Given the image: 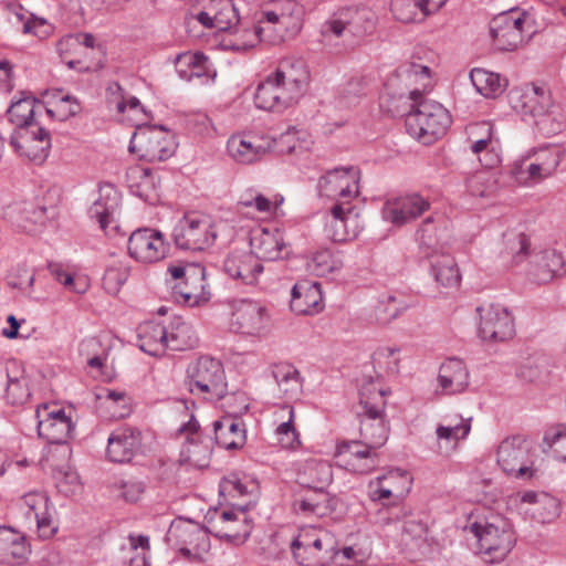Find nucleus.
Here are the masks:
<instances>
[{"instance_id": "f257e3e1", "label": "nucleus", "mask_w": 566, "mask_h": 566, "mask_svg": "<svg viewBox=\"0 0 566 566\" xmlns=\"http://www.w3.org/2000/svg\"><path fill=\"white\" fill-rule=\"evenodd\" d=\"M402 98L410 102L405 119L410 136L430 145L447 133L451 116L440 103L424 98L418 88L401 93L399 99Z\"/></svg>"}, {"instance_id": "f03ea898", "label": "nucleus", "mask_w": 566, "mask_h": 566, "mask_svg": "<svg viewBox=\"0 0 566 566\" xmlns=\"http://www.w3.org/2000/svg\"><path fill=\"white\" fill-rule=\"evenodd\" d=\"M385 391L370 381L359 390V434L369 447L381 448L389 436L385 420Z\"/></svg>"}, {"instance_id": "7ed1b4c3", "label": "nucleus", "mask_w": 566, "mask_h": 566, "mask_svg": "<svg viewBox=\"0 0 566 566\" xmlns=\"http://www.w3.org/2000/svg\"><path fill=\"white\" fill-rule=\"evenodd\" d=\"M470 531L478 541L479 554L488 563H500L513 549L516 538L511 524L503 517L484 523L474 522Z\"/></svg>"}, {"instance_id": "20e7f679", "label": "nucleus", "mask_w": 566, "mask_h": 566, "mask_svg": "<svg viewBox=\"0 0 566 566\" xmlns=\"http://www.w3.org/2000/svg\"><path fill=\"white\" fill-rule=\"evenodd\" d=\"M291 552L301 566H328L337 554L334 537L325 530L304 527L291 543Z\"/></svg>"}, {"instance_id": "39448f33", "label": "nucleus", "mask_w": 566, "mask_h": 566, "mask_svg": "<svg viewBox=\"0 0 566 566\" xmlns=\"http://www.w3.org/2000/svg\"><path fill=\"white\" fill-rule=\"evenodd\" d=\"M186 385L192 395H203L210 400H221L228 394L222 363L210 356H200L186 370Z\"/></svg>"}, {"instance_id": "423d86ee", "label": "nucleus", "mask_w": 566, "mask_h": 566, "mask_svg": "<svg viewBox=\"0 0 566 566\" xmlns=\"http://www.w3.org/2000/svg\"><path fill=\"white\" fill-rule=\"evenodd\" d=\"M303 8L295 0H279L271 8L261 11L259 24L254 27V34L260 41L266 31H274L280 38L284 33L294 34L302 28Z\"/></svg>"}, {"instance_id": "0eeeda50", "label": "nucleus", "mask_w": 566, "mask_h": 566, "mask_svg": "<svg viewBox=\"0 0 566 566\" xmlns=\"http://www.w3.org/2000/svg\"><path fill=\"white\" fill-rule=\"evenodd\" d=\"M496 462L504 473L518 479H531L535 472L530 443L520 434L501 441L496 451Z\"/></svg>"}, {"instance_id": "6e6552de", "label": "nucleus", "mask_w": 566, "mask_h": 566, "mask_svg": "<svg viewBox=\"0 0 566 566\" xmlns=\"http://www.w3.org/2000/svg\"><path fill=\"white\" fill-rule=\"evenodd\" d=\"M129 150L143 160L163 161L174 154V143L164 126H140L132 136Z\"/></svg>"}, {"instance_id": "1a4fd4ad", "label": "nucleus", "mask_w": 566, "mask_h": 566, "mask_svg": "<svg viewBox=\"0 0 566 566\" xmlns=\"http://www.w3.org/2000/svg\"><path fill=\"white\" fill-rule=\"evenodd\" d=\"M172 237L176 248H203L214 244L217 231L207 214L190 211L178 221Z\"/></svg>"}, {"instance_id": "9d476101", "label": "nucleus", "mask_w": 566, "mask_h": 566, "mask_svg": "<svg viewBox=\"0 0 566 566\" xmlns=\"http://www.w3.org/2000/svg\"><path fill=\"white\" fill-rule=\"evenodd\" d=\"M270 315L261 303L248 298L235 301L230 329L234 333L262 338L269 333Z\"/></svg>"}, {"instance_id": "9b49d317", "label": "nucleus", "mask_w": 566, "mask_h": 566, "mask_svg": "<svg viewBox=\"0 0 566 566\" xmlns=\"http://www.w3.org/2000/svg\"><path fill=\"white\" fill-rule=\"evenodd\" d=\"M513 262L528 264V274L538 284L551 282L565 272V261L558 250H517Z\"/></svg>"}, {"instance_id": "f8f14e48", "label": "nucleus", "mask_w": 566, "mask_h": 566, "mask_svg": "<svg viewBox=\"0 0 566 566\" xmlns=\"http://www.w3.org/2000/svg\"><path fill=\"white\" fill-rule=\"evenodd\" d=\"M376 28V15L367 9H344L323 24L324 35L342 36L345 31L354 36H365Z\"/></svg>"}, {"instance_id": "ddd939ff", "label": "nucleus", "mask_w": 566, "mask_h": 566, "mask_svg": "<svg viewBox=\"0 0 566 566\" xmlns=\"http://www.w3.org/2000/svg\"><path fill=\"white\" fill-rule=\"evenodd\" d=\"M480 315L479 336L483 340L505 342L515 334L512 314L503 306L489 304L479 306Z\"/></svg>"}, {"instance_id": "4468645a", "label": "nucleus", "mask_w": 566, "mask_h": 566, "mask_svg": "<svg viewBox=\"0 0 566 566\" xmlns=\"http://www.w3.org/2000/svg\"><path fill=\"white\" fill-rule=\"evenodd\" d=\"M562 161V153L558 149L545 153V158L539 163H531L528 158H521L512 163L509 175L520 186L537 184L551 177Z\"/></svg>"}, {"instance_id": "2eb2a0df", "label": "nucleus", "mask_w": 566, "mask_h": 566, "mask_svg": "<svg viewBox=\"0 0 566 566\" xmlns=\"http://www.w3.org/2000/svg\"><path fill=\"white\" fill-rule=\"evenodd\" d=\"M38 434L51 444H62L67 441L74 429L71 417L63 408L44 405L36 410Z\"/></svg>"}, {"instance_id": "dca6fc26", "label": "nucleus", "mask_w": 566, "mask_h": 566, "mask_svg": "<svg viewBox=\"0 0 566 566\" xmlns=\"http://www.w3.org/2000/svg\"><path fill=\"white\" fill-rule=\"evenodd\" d=\"M430 202L419 193L387 199L381 209L382 219L395 227L412 222L430 209Z\"/></svg>"}, {"instance_id": "f3484780", "label": "nucleus", "mask_w": 566, "mask_h": 566, "mask_svg": "<svg viewBox=\"0 0 566 566\" xmlns=\"http://www.w3.org/2000/svg\"><path fill=\"white\" fill-rule=\"evenodd\" d=\"M297 101L298 98L274 74L266 76L254 93L255 106L273 113H283Z\"/></svg>"}, {"instance_id": "a211bd4d", "label": "nucleus", "mask_w": 566, "mask_h": 566, "mask_svg": "<svg viewBox=\"0 0 566 566\" xmlns=\"http://www.w3.org/2000/svg\"><path fill=\"white\" fill-rule=\"evenodd\" d=\"M526 14L515 17L513 12L501 13L492 19L490 34L501 51H514L524 40Z\"/></svg>"}, {"instance_id": "6ab92c4d", "label": "nucleus", "mask_w": 566, "mask_h": 566, "mask_svg": "<svg viewBox=\"0 0 566 566\" xmlns=\"http://www.w3.org/2000/svg\"><path fill=\"white\" fill-rule=\"evenodd\" d=\"M200 424L193 416L189 421L182 423L178 430L177 436H185L186 440L180 451V463H188L196 468H206L209 465L211 458V449L202 441L201 433L199 432Z\"/></svg>"}, {"instance_id": "aec40b11", "label": "nucleus", "mask_w": 566, "mask_h": 566, "mask_svg": "<svg viewBox=\"0 0 566 566\" xmlns=\"http://www.w3.org/2000/svg\"><path fill=\"white\" fill-rule=\"evenodd\" d=\"M378 448L369 447L363 439L342 441L337 444L335 457L342 461L346 468L359 474L371 472L378 463Z\"/></svg>"}, {"instance_id": "412c9836", "label": "nucleus", "mask_w": 566, "mask_h": 566, "mask_svg": "<svg viewBox=\"0 0 566 566\" xmlns=\"http://www.w3.org/2000/svg\"><path fill=\"white\" fill-rule=\"evenodd\" d=\"M10 145L20 156L27 157L36 164L43 163L49 156L51 148L50 134L43 127L36 130H14L10 136Z\"/></svg>"}, {"instance_id": "4be33fe9", "label": "nucleus", "mask_w": 566, "mask_h": 566, "mask_svg": "<svg viewBox=\"0 0 566 566\" xmlns=\"http://www.w3.org/2000/svg\"><path fill=\"white\" fill-rule=\"evenodd\" d=\"M142 432L133 427H120L107 439L106 457L113 463H129L140 452Z\"/></svg>"}, {"instance_id": "5701e85b", "label": "nucleus", "mask_w": 566, "mask_h": 566, "mask_svg": "<svg viewBox=\"0 0 566 566\" xmlns=\"http://www.w3.org/2000/svg\"><path fill=\"white\" fill-rule=\"evenodd\" d=\"M359 170L353 166L340 167L328 170L317 182L318 192L323 196H331L329 186H335L338 201H348L358 193Z\"/></svg>"}, {"instance_id": "b1692460", "label": "nucleus", "mask_w": 566, "mask_h": 566, "mask_svg": "<svg viewBox=\"0 0 566 566\" xmlns=\"http://www.w3.org/2000/svg\"><path fill=\"white\" fill-rule=\"evenodd\" d=\"M273 146V139L258 135L232 136L227 144L229 155L245 165L261 159Z\"/></svg>"}, {"instance_id": "393cba45", "label": "nucleus", "mask_w": 566, "mask_h": 566, "mask_svg": "<svg viewBox=\"0 0 566 566\" xmlns=\"http://www.w3.org/2000/svg\"><path fill=\"white\" fill-rule=\"evenodd\" d=\"M298 99L306 92L311 73L303 57L287 56L279 62L273 73Z\"/></svg>"}, {"instance_id": "a878e982", "label": "nucleus", "mask_w": 566, "mask_h": 566, "mask_svg": "<svg viewBox=\"0 0 566 566\" xmlns=\"http://www.w3.org/2000/svg\"><path fill=\"white\" fill-rule=\"evenodd\" d=\"M224 272L244 284H253L263 271L260 254L253 250H235L223 262Z\"/></svg>"}, {"instance_id": "bb28decb", "label": "nucleus", "mask_w": 566, "mask_h": 566, "mask_svg": "<svg viewBox=\"0 0 566 566\" xmlns=\"http://www.w3.org/2000/svg\"><path fill=\"white\" fill-rule=\"evenodd\" d=\"M185 289L180 284L174 287L179 293L184 304L193 307L210 300V292L206 290V269L200 263H186Z\"/></svg>"}, {"instance_id": "cd10ccee", "label": "nucleus", "mask_w": 566, "mask_h": 566, "mask_svg": "<svg viewBox=\"0 0 566 566\" xmlns=\"http://www.w3.org/2000/svg\"><path fill=\"white\" fill-rule=\"evenodd\" d=\"M412 478L406 471L394 470L377 479V486L371 490L373 501H403L410 492Z\"/></svg>"}, {"instance_id": "c85d7f7f", "label": "nucleus", "mask_w": 566, "mask_h": 566, "mask_svg": "<svg viewBox=\"0 0 566 566\" xmlns=\"http://www.w3.org/2000/svg\"><path fill=\"white\" fill-rule=\"evenodd\" d=\"M291 295L290 306L297 315H313L319 313L324 307L318 283H296L292 287Z\"/></svg>"}, {"instance_id": "c756f323", "label": "nucleus", "mask_w": 566, "mask_h": 566, "mask_svg": "<svg viewBox=\"0 0 566 566\" xmlns=\"http://www.w3.org/2000/svg\"><path fill=\"white\" fill-rule=\"evenodd\" d=\"M443 4L444 0H391L390 11L397 21L412 23L422 21Z\"/></svg>"}, {"instance_id": "7c9ffc66", "label": "nucleus", "mask_w": 566, "mask_h": 566, "mask_svg": "<svg viewBox=\"0 0 566 566\" xmlns=\"http://www.w3.org/2000/svg\"><path fill=\"white\" fill-rule=\"evenodd\" d=\"M24 535L11 527L0 526V560L11 565L23 564L30 554Z\"/></svg>"}, {"instance_id": "2f4dec72", "label": "nucleus", "mask_w": 566, "mask_h": 566, "mask_svg": "<svg viewBox=\"0 0 566 566\" xmlns=\"http://www.w3.org/2000/svg\"><path fill=\"white\" fill-rule=\"evenodd\" d=\"M438 381L442 390L453 395L462 392L469 385V371L460 358H449L440 367Z\"/></svg>"}, {"instance_id": "473e14b6", "label": "nucleus", "mask_w": 566, "mask_h": 566, "mask_svg": "<svg viewBox=\"0 0 566 566\" xmlns=\"http://www.w3.org/2000/svg\"><path fill=\"white\" fill-rule=\"evenodd\" d=\"M137 346L150 356H161L167 347V327L154 322H146L137 327Z\"/></svg>"}, {"instance_id": "72a5a7b5", "label": "nucleus", "mask_w": 566, "mask_h": 566, "mask_svg": "<svg viewBox=\"0 0 566 566\" xmlns=\"http://www.w3.org/2000/svg\"><path fill=\"white\" fill-rule=\"evenodd\" d=\"M216 443L226 450H237L244 446L247 437L244 424L231 417H223L213 422Z\"/></svg>"}, {"instance_id": "f704fd0d", "label": "nucleus", "mask_w": 566, "mask_h": 566, "mask_svg": "<svg viewBox=\"0 0 566 566\" xmlns=\"http://www.w3.org/2000/svg\"><path fill=\"white\" fill-rule=\"evenodd\" d=\"M521 501L531 505L527 513L539 523H549L559 515L558 500L546 492L527 491Z\"/></svg>"}, {"instance_id": "c9c22d12", "label": "nucleus", "mask_w": 566, "mask_h": 566, "mask_svg": "<svg viewBox=\"0 0 566 566\" xmlns=\"http://www.w3.org/2000/svg\"><path fill=\"white\" fill-rule=\"evenodd\" d=\"M20 97L13 99L7 111V117L10 123L15 125L14 130L29 129L33 124L36 107H42V103L30 92L22 91Z\"/></svg>"}, {"instance_id": "e433bc0d", "label": "nucleus", "mask_w": 566, "mask_h": 566, "mask_svg": "<svg viewBox=\"0 0 566 566\" xmlns=\"http://www.w3.org/2000/svg\"><path fill=\"white\" fill-rule=\"evenodd\" d=\"M329 493L321 486L306 489L303 494L295 497L293 509L305 517L324 516L329 512Z\"/></svg>"}, {"instance_id": "4c0bfd02", "label": "nucleus", "mask_w": 566, "mask_h": 566, "mask_svg": "<svg viewBox=\"0 0 566 566\" xmlns=\"http://www.w3.org/2000/svg\"><path fill=\"white\" fill-rule=\"evenodd\" d=\"M34 512L39 536L43 539L51 538L57 532V524L54 520L55 510L50 505L49 497L44 493L30 495L27 501Z\"/></svg>"}, {"instance_id": "58836bf2", "label": "nucleus", "mask_w": 566, "mask_h": 566, "mask_svg": "<svg viewBox=\"0 0 566 566\" xmlns=\"http://www.w3.org/2000/svg\"><path fill=\"white\" fill-rule=\"evenodd\" d=\"M431 272L437 283L444 287H454L461 280L458 263L453 255L443 250L430 255Z\"/></svg>"}, {"instance_id": "ea45409f", "label": "nucleus", "mask_w": 566, "mask_h": 566, "mask_svg": "<svg viewBox=\"0 0 566 566\" xmlns=\"http://www.w3.org/2000/svg\"><path fill=\"white\" fill-rule=\"evenodd\" d=\"M101 193V198L93 203L88 213L92 219L97 220L99 228L109 235L107 227L113 222V214L118 206L119 196L112 185L102 187Z\"/></svg>"}, {"instance_id": "a19ab883", "label": "nucleus", "mask_w": 566, "mask_h": 566, "mask_svg": "<svg viewBox=\"0 0 566 566\" xmlns=\"http://www.w3.org/2000/svg\"><path fill=\"white\" fill-rule=\"evenodd\" d=\"M272 376L286 399H295L302 394L303 380L300 371L292 364H273Z\"/></svg>"}, {"instance_id": "79ce46f5", "label": "nucleus", "mask_w": 566, "mask_h": 566, "mask_svg": "<svg viewBox=\"0 0 566 566\" xmlns=\"http://www.w3.org/2000/svg\"><path fill=\"white\" fill-rule=\"evenodd\" d=\"M332 467L322 460H311L304 465L303 472L297 476V483L304 489H316L321 486L323 490L332 483Z\"/></svg>"}, {"instance_id": "37998d69", "label": "nucleus", "mask_w": 566, "mask_h": 566, "mask_svg": "<svg viewBox=\"0 0 566 566\" xmlns=\"http://www.w3.org/2000/svg\"><path fill=\"white\" fill-rule=\"evenodd\" d=\"M198 344V336L193 327L181 317H174L167 327V347L179 352L193 348Z\"/></svg>"}, {"instance_id": "c03bdc74", "label": "nucleus", "mask_w": 566, "mask_h": 566, "mask_svg": "<svg viewBox=\"0 0 566 566\" xmlns=\"http://www.w3.org/2000/svg\"><path fill=\"white\" fill-rule=\"evenodd\" d=\"M7 378L6 398L8 402L13 406L27 402L31 396L29 380L15 361L7 365Z\"/></svg>"}, {"instance_id": "a18cd8bd", "label": "nucleus", "mask_w": 566, "mask_h": 566, "mask_svg": "<svg viewBox=\"0 0 566 566\" xmlns=\"http://www.w3.org/2000/svg\"><path fill=\"white\" fill-rule=\"evenodd\" d=\"M470 78L476 91L489 98L501 95L507 84V81L501 77L499 73L479 67L470 72Z\"/></svg>"}, {"instance_id": "49530a36", "label": "nucleus", "mask_w": 566, "mask_h": 566, "mask_svg": "<svg viewBox=\"0 0 566 566\" xmlns=\"http://www.w3.org/2000/svg\"><path fill=\"white\" fill-rule=\"evenodd\" d=\"M551 96L546 94L545 90L534 87L532 93H525L520 97V104H515L514 108L520 111L523 115H530L539 119L552 107Z\"/></svg>"}, {"instance_id": "de8ad7c7", "label": "nucleus", "mask_w": 566, "mask_h": 566, "mask_svg": "<svg viewBox=\"0 0 566 566\" xmlns=\"http://www.w3.org/2000/svg\"><path fill=\"white\" fill-rule=\"evenodd\" d=\"M223 522H240L241 527L235 530L233 533H218L217 536L224 538L228 542H240L243 543L250 536L252 526L248 518L245 506L240 507L238 511L229 510L223 511L220 515Z\"/></svg>"}, {"instance_id": "09e8293b", "label": "nucleus", "mask_w": 566, "mask_h": 566, "mask_svg": "<svg viewBox=\"0 0 566 566\" xmlns=\"http://www.w3.org/2000/svg\"><path fill=\"white\" fill-rule=\"evenodd\" d=\"M208 57L200 52L197 53H182L176 59V67L180 76L186 80L192 77H200L205 73Z\"/></svg>"}, {"instance_id": "8fccbe9b", "label": "nucleus", "mask_w": 566, "mask_h": 566, "mask_svg": "<svg viewBox=\"0 0 566 566\" xmlns=\"http://www.w3.org/2000/svg\"><path fill=\"white\" fill-rule=\"evenodd\" d=\"M49 271L51 275L60 283H62L69 291L82 294L88 289V281L84 276H75L69 272L62 263H49Z\"/></svg>"}, {"instance_id": "3c124183", "label": "nucleus", "mask_w": 566, "mask_h": 566, "mask_svg": "<svg viewBox=\"0 0 566 566\" xmlns=\"http://www.w3.org/2000/svg\"><path fill=\"white\" fill-rule=\"evenodd\" d=\"M219 10L214 12L216 29L228 31L235 29L240 18L231 0H218Z\"/></svg>"}, {"instance_id": "603ef678", "label": "nucleus", "mask_w": 566, "mask_h": 566, "mask_svg": "<svg viewBox=\"0 0 566 566\" xmlns=\"http://www.w3.org/2000/svg\"><path fill=\"white\" fill-rule=\"evenodd\" d=\"M342 266L333 250H316L312 256L311 268L318 275H327Z\"/></svg>"}, {"instance_id": "864d4df0", "label": "nucleus", "mask_w": 566, "mask_h": 566, "mask_svg": "<svg viewBox=\"0 0 566 566\" xmlns=\"http://www.w3.org/2000/svg\"><path fill=\"white\" fill-rule=\"evenodd\" d=\"M45 111L50 117L64 122L80 113L81 106L75 97L63 95L51 107H46Z\"/></svg>"}, {"instance_id": "5fc2aeb1", "label": "nucleus", "mask_w": 566, "mask_h": 566, "mask_svg": "<svg viewBox=\"0 0 566 566\" xmlns=\"http://www.w3.org/2000/svg\"><path fill=\"white\" fill-rule=\"evenodd\" d=\"M156 243L164 245V235L160 231L150 228H139L128 238V248H157Z\"/></svg>"}, {"instance_id": "6e6d98bb", "label": "nucleus", "mask_w": 566, "mask_h": 566, "mask_svg": "<svg viewBox=\"0 0 566 566\" xmlns=\"http://www.w3.org/2000/svg\"><path fill=\"white\" fill-rule=\"evenodd\" d=\"M250 245L258 248H285L282 239V233L274 229L273 231L258 227L251 231Z\"/></svg>"}, {"instance_id": "4d7b16f0", "label": "nucleus", "mask_w": 566, "mask_h": 566, "mask_svg": "<svg viewBox=\"0 0 566 566\" xmlns=\"http://www.w3.org/2000/svg\"><path fill=\"white\" fill-rule=\"evenodd\" d=\"M471 430L470 419L468 421L461 420L459 423L439 424L436 433L439 440L453 442L454 444L462 439H465Z\"/></svg>"}, {"instance_id": "13d9d810", "label": "nucleus", "mask_w": 566, "mask_h": 566, "mask_svg": "<svg viewBox=\"0 0 566 566\" xmlns=\"http://www.w3.org/2000/svg\"><path fill=\"white\" fill-rule=\"evenodd\" d=\"M544 441L555 447L558 458L566 461V424L559 423L546 430Z\"/></svg>"}, {"instance_id": "bf43d9fd", "label": "nucleus", "mask_w": 566, "mask_h": 566, "mask_svg": "<svg viewBox=\"0 0 566 566\" xmlns=\"http://www.w3.org/2000/svg\"><path fill=\"white\" fill-rule=\"evenodd\" d=\"M536 126L539 130L547 135H555L562 132L564 127V118L557 112L555 106L549 107V111L545 113L539 119L535 120Z\"/></svg>"}, {"instance_id": "052dcab7", "label": "nucleus", "mask_w": 566, "mask_h": 566, "mask_svg": "<svg viewBox=\"0 0 566 566\" xmlns=\"http://www.w3.org/2000/svg\"><path fill=\"white\" fill-rule=\"evenodd\" d=\"M128 277V266L124 269H116L114 266H108L103 276V285L104 289L112 294L118 292L120 286L127 281Z\"/></svg>"}, {"instance_id": "680f3d73", "label": "nucleus", "mask_w": 566, "mask_h": 566, "mask_svg": "<svg viewBox=\"0 0 566 566\" xmlns=\"http://www.w3.org/2000/svg\"><path fill=\"white\" fill-rule=\"evenodd\" d=\"M219 492L221 495L240 497L247 495L249 490L248 486L235 474H231L220 481Z\"/></svg>"}, {"instance_id": "e2e57ef3", "label": "nucleus", "mask_w": 566, "mask_h": 566, "mask_svg": "<svg viewBox=\"0 0 566 566\" xmlns=\"http://www.w3.org/2000/svg\"><path fill=\"white\" fill-rule=\"evenodd\" d=\"M122 489V496L125 501L135 503L140 496L144 494L146 490V483L142 480L130 479L127 481H122L119 484Z\"/></svg>"}, {"instance_id": "0e129e2a", "label": "nucleus", "mask_w": 566, "mask_h": 566, "mask_svg": "<svg viewBox=\"0 0 566 566\" xmlns=\"http://www.w3.org/2000/svg\"><path fill=\"white\" fill-rule=\"evenodd\" d=\"M409 307V304L395 295H388L386 301L382 302V308L379 307V312L384 311V313L387 314L386 317L382 319L385 322H390L395 318H397L400 314H402L407 308Z\"/></svg>"}, {"instance_id": "69168bd1", "label": "nucleus", "mask_w": 566, "mask_h": 566, "mask_svg": "<svg viewBox=\"0 0 566 566\" xmlns=\"http://www.w3.org/2000/svg\"><path fill=\"white\" fill-rule=\"evenodd\" d=\"M436 227L433 218H426L420 224L416 232V239L419 242L420 248H433L436 241Z\"/></svg>"}, {"instance_id": "338daca9", "label": "nucleus", "mask_w": 566, "mask_h": 566, "mask_svg": "<svg viewBox=\"0 0 566 566\" xmlns=\"http://www.w3.org/2000/svg\"><path fill=\"white\" fill-rule=\"evenodd\" d=\"M475 155L478 156V159L483 167L489 169L494 168L502 160L501 143H491V146H489L482 153Z\"/></svg>"}, {"instance_id": "774afa93", "label": "nucleus", "mask_w": 566, "mask_h": 566, "mask_svg": "<svg viewBox=\"0 0 566 566\" xmlns=\"http://www.w3.org/2000/svg\"><path fill=\"white\" fill-rule=\"evenodd\" d=\"M106 98L109 105H114L118 113L126 109L124 88L118 82H111L106 87Z\"/></svg>"}]
</instances>
